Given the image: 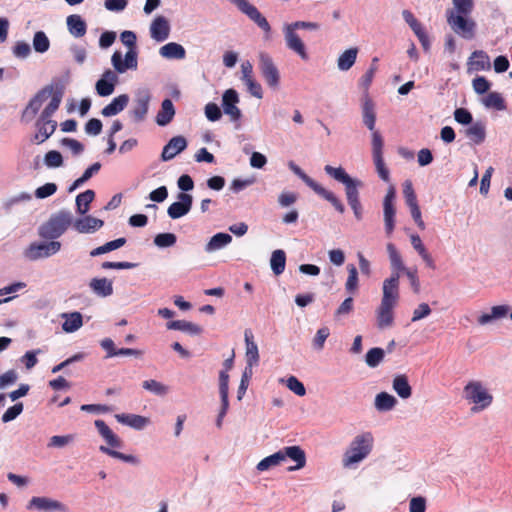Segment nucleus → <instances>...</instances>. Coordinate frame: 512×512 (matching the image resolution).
<instances>
[{
  "instance_id": "dca6fc26",
  "label": "nucleus",
  "mask_w": 512,
  "mask_h": 512,
  "mask_svg": "<svg viewBox=\"0 0 512 512\" xmlns=\"http://www.w3.org/2000/svg\"><path fill=\"white\" fill-rule=\"evenodd\" d=\"M230 3L237 6V8L247 15L253 22H255L263 31L269 33L271 30L270 24L267 19L259 12V10L252 5L248 0H228Z\"/></svg>"
},
{
  "instance_id": "2eb2a0df",
  "label": "nucleus",
  "mask_w": 512,
  "mask_h": 512,
  "mask_svg": "<svg viewBox=\"0 0 512 512\" xmlns=\"http://www.w3.org/2000/svg\"><path fill=\"white\" fill-rule=\"evenodd\" d=\"M467 15L456 14L454 10L447 11V22L458 35L471 39L474 36L475 23L466 18Z\"/></svg>"
},
{
  "instance_id": "13d9d810",
  "label": "nucleus",
  "mask_w": 512,
  "mask_h": 512,
  "mask_svg": "<svg viewBox=\"0 0 512 512\" xmlns=\"http://www.w3.org/2000/svg\"><path fill=\"white\" fill-rule=\"evenodd\" d=\"M44 164L48 168H58L63 165V157L60 152L51 150L44 156Z\"/></svg>"
},
{
  "instance_id": "c756f323",
  "label": "nucleus",
  "mask_w": 512,
  "mask_h": 512,
  "mask_svg": "<svg viewBox=\"0 0 512 512\" xmlns=\"http://www.w3.org/2000/svg\"><path fill=\"white\" fill-rule=\"evenodd\" d=\"M89 288L98 297L106 298L113 294V282L108 278H92L89 282Z\"/></svg>"
},
{
  "instance_id": "9b49d317",
  "label": "nucleus",
  "mask_w": 512,
  "mask_h": 512,
  "mask_svg": "<svg viewBox=\"0 0 512 512\" xmlns=\"http://www.w3.org/2000/svg\"><path fill=\"white\" fill-rule=\"evenodd\" d=\"M150 101L151 93L147 88L138 89L135 92L132 107L128 111V115L132 122L141 123L145 121L149 111Z\"/></svg>"
},
{
  "instance_id": "4468645a",
  "label": "nucleus",
  "mask_w": 512,
  "mask_h": 512,
  "mask_svg": "<svg viewBox=\"0 0 512 512\" xmlns=\"http://www.w3.org/2000/svg\"><path fill=\"white\" fill-rule=\"evenodd\" d=\"M26 508L38 512H69L66 504L47 496H33L28 501Z\"/></svg>"
},
{
  "instance_id": "a211bd4d",
  "label": "nucleus",
  "mask_w": 512,
  "mask_h": 512,
  "mask_svg": "<svg viewBox=\"0 0 512 512\" xmlns=\"http://www.w3.org/2000/svg\"><path fill=\"white\" fill-rule=\"evenodd\" d=\"M117 71L107 69L103 72L100 79L95 84L96 92L101 97H107L113 94L115 86L118 84L119 78Z\"/></svg>"
},
{
  "instance_id": "4d7b16f0",
  "label": "nucleus",
  "mask_w": 512,
  "mask_h": 512,
  "mask_svg": "<svg viewBox=\"0 0 512 512\" xmlns=\"http://www.w3.org/2000/svg\"><path fill=\"white\" fill-rule=\"evenodd\" d=\"M289 169L297 175L312 190L318 185L311 177H309L297 164L293 161L288 162Z\"/></svg>"
},
{
  "instance_id": "f8f14e48",
  "label": "nucleus",
  "mask_w": 512,
  "mask_h": 512,
  "mask_svg": "<svg viewBox=\"0 0 512 512\" xmlns=\"http://www.w3.org/2000/svg\"><path fill=\"white\" fill-rule=\"evenodd\" d=\"M61 243L56 240L48 242H33L24 251V255L31 261L49 258L61 250Z\"/></svg>"
},
{
  "instance_id": "6ab92c4d",
  "label": "nucleus",
  "mask_w": 512,
  "mask_h": 512,
  "mask_svg": "<svg viewBox=\"0 0 512 512\" xmlns=\"http://www.w3.org/2000/svg\"><path fill=\"white\" fill-rule=\"evenodd\" d=\"M177 201L173 202L167 209V214L172 219H178L189 213L193 198L190 194L181 192L177 196Z\"/></svg>"
},
{
  "instance_id": "774afa93",
  "label": "nucleus",
  "mask_w": 512,
  "mask_h": 512,
  "mask_svg": "<svg viewBox=\"0 0 512 512\" xmlns=\"http://www.w3.org/2000/svg\"><path fill=\"white\" fill-rule=\"evenodd\" d=\"M427 508L426 499L422 496H416L409 501V512H425Z\"/></svg>"
},
{
  "instance_id": "b1692460",
  "label": "nucleus",
  "mask_w": 512,
  "mask_h": 512,
  "mask_svg": "<svg viewBox=\"0 0 512 512\" xmlns=\"http://www.w3.org/2000/svg\"><path fill=\"white\" fill-rule=\"evenodd\" d=\"M170 34V25L164 16H157L150 24V36L157 42L165 41Z\"/></svg>"
},
{
  "instance_id": "37998d69",
  "label": "nucleus",
  "mask_w": 512,
  "mask_h": 512,
  "mask_svg": "<svg viewBox=\"0 0 512 512\" xmlns=\"http://www.w3.org/2000/svg\"><path fill=\"white\" fill-rule=\"evenodd\" d=\"M95 198V192L91 189H88L79 195H77L75 203L77 212L80 215H86V213L89 211L90 203Z\"/></svg>"
},
{
  "instance_id": "e433bc0d",
  "label": "nucleus",
  "mask_w": 512,
  "mask_h": 512,
  "mask_svg": "<svg viewBox=\"0 0 512 512\" xmlns=\"http://www.w3.org/2000/svg\"><path fill=\"white\" fill-rule=\"evenodd\" d=\"M175 115V108L173 102L170 99L162 101L161 108L156 116V123L159 126H166L169 124Z\"/></svg>"
},
{
  "instance_id": "0eeeda50",
  "label": "nucleus",
  "mask_w": 512,
  "mask_h": 512,
  "mask_svg": "<svg viewBox=\"0 0 512 512\" xmlns=\"http://www.w3.org/2000/svg\"><path fill=\"white\" fill-rule=\"evenodd\" d=\"M73 223V215L68 210H60L38 228V235L46 240H56L62 236Z\"/></svg>"
},
{
  "instance_id": "c03bdc74",
  "label": "nucleus",
  "mask_w": 512,
  "mask_h": 512,
  "mask_svg": "<svg viewBox=\"0 0 512 512\" xmlns=\"http://www.w3.org/2000/svg\"><path fill=\"white\" fill-rule=\"evenodd\" d=\"M283 463V456L281 450L263 458L256 466L259 472L267 471L273 467L279 466Z\"/></svg>"
},
{
  "instance_id": "a18cd8bd",
  "label": "nucleus",
  "mask_w": 512,
  "mask_h": 512,
  "mask_svg": "<svg viewBox=\"0 0 512 512\" xmlns=\"http://www.w3.org/2000/svg\"><path fill=\"white\" fill-rule=\"evenodd\" d=\"M32 47L36 53L44 54L50 48V40L44 31H37L33 35Z\"/></svg>"
},
{
  "instance_id": "69168bd1",
  "label": "nucleus",
  "mask_w": 512,
  "mask_h": 512,
  "mask_svg": "<svg viewBox=\"0 0 512 512\" xmlns=\"http://www.w3.org/2000/svg\"><path fill=\"white\" fill-rule=\"evenodd\" d=\"M456 14L469 15L473 9V0H452Z\"/></svg>"
},
{
  "instance_id": "aec40b11",
  "label": "nucleus",
  "mask_w": 512,
  "mask_h": 512,
  "mask_svg": "<svg viewBox=\"0 0 512 512\" xmlns=\"http://www.w3.org/2000/svg\"><path fill=\"white\" fill-rule=\"evenodd\" d=\"M397 305L381 303L375 310L376 326L379 330L391 328L394 324V309Z\"/></svg>"
},
{
  "instance_id": "052dcab7",
  "label": "nucleus",
  "mask_w": 512,
  "mask_h": 512,
  "mask_svg": "<svg viewBox=\"0 0 512 512\" xmlns=\"http://www.w3.org/2000/svg\"><path fill=\"white\" fill-rule=\"evenodd\" d=\"M32 198L31 194L27 192H21L17 195L11 196L7 199H5L2 203V206L5 210H10L14 205L21 203V202H27L30 201Z\"/></svg>"
},
{
  "instance_id": "864d4df0",
  "label": "nucleus",
  "mask_w": 512,
  "mask_h": 512,
  "mask_svg": "<svg viewBox=\"0 0 512 512\" xmlns=\"http://www.w3.org/2000/svg\"><path fill=\"white\" fill-rule=\"evenodd\" d=\"M348 278L345 283V289L349 293H355L358 290L359 279H358V271L353 264H349L347 266Z\"/></svg>"
},
{
  "instance_id": "680f3d73",
  "label": "nucleus",
  "mask_w": 512,
  "mask_h": 512,
  "mask_svg": "<svg viewBox=\"0 0 512 512\" xmlns=\"http://www.w3.org/2000/svg\"><path fill=\"white\" fill-rule=\"evenodd\" d=\"M402 17L404 21L409 25L415 35H418L420 32L424 30L421 23L415 18L413 13L409 10L402 11Z\"/></svg>"
},
{
  "instance_id": "bb28decb",
  "label": "nucleus",
  "mask_w": 512,
  "mask_h": 512,
  "mask_svg": "<svg viewBox=\"0 0 512 512\" xmlns=\"http://www.w3.org/2000/svg\"><path fill=\"white\" fill-rule=\"evenodd\" d=\"M73 227L78 233L90 234L100 229L104 222L90 215L73 220Z\"/></svg>"
},
{
  "instance_id": "1a4fd4ad",
  "label": "nucleus",
  "mask_w": 512,
  "mask_h": 512,
  "mask_svg": "<svg viewBox=\"0 0 512 512\" xmlns=\"http://www.w3.org/2000/svg\"><path fill=\"white\" fill-rule=\"evenodd\" d=\"M56 96L62 100V95L60 92L54 91L52 87H46L40 90L28 103L23 111V119L27 122L33 120L37 113L40 111L42 106L47 102V104L52 101Z\"/></svg>"
},
{
  "instance_id": "f257e3e1",
  "label": "nucleus",
  "mask_w": 512,
  "mask_h": 512,
  "mask_svg": "<svg viewBox=\"0 0 512 512\" xmlns=\"http://www.w3.org/2000/svg\"><path fill=\"white\" fill-rule=\"evenodd\" d=\"M324 171L334 180L344 185L345 196L354 216L357 220L363 217V208L359 198V189L363 187V182L357 178L351 177L343 167H333L326 165Z\"/></svg>"
},
{
  "instance_id": "4c0bfd02",
  "label": "nucleus",
  "mask_w": 512,
  "mask_h": 512,
  "mask_svg": "<svg viewBox=\"0 0 512 512\" xmlns=\"http://www.w3.org/2000/svg\"><path fill=\"white\" fill-rule=\"evenodd\" d=\"M231 242L232 236L230 234L220 232L211 237L204 249L207 253H213L226 247Z\"/></svg>"
},
{
  "instance_id": "f03ea898",
  "label": "nucleus",
  "mask_w": 512,
  "mask_h": 512,
  "mask_svg": "<svg viewBox=\"0 0 512 512\" xmlns=\"http://www.w3.org/2000/svg\"><path fill=\"white\" fill-rule=\"evenodd\" d=\"M374 441V436L370 431L356 434L342 455L343 468L356 469L373 451Z\"/></svg>"
},
{
  "instance_id": "ddd939ff",
  "label": "nucleus",
  "mask_w": 512,
  "mask_h": 512,
  "mask_svg": "<svg viewBox=\"0 0 512 512\" xmlns=\"http://www.w3.org/2000/svg\"><path fill=\"white\" fill-rule=\"evenodd\" d=\"M259 70L270 88L275 90L279 87L280 72L272 57L265 52L259 54Z\"/></svg>"
},
{
  "instance_id": "2f4dec72",
  "label": "nucleus",
  "mask_w": 512,
  "mask_h": 512,
  "mask_svg": "<svg viewBox=\"0 0 512 512\" xmlns=\"http://www.w3.org/2000/svg\"><path fill=\"white\" fill-rule=\"evenodd\" d=\"M66 25L69 33L75 38L83 37L86 34V22L78 14L69 15L66 18Z\"/></svg>"
},
{
  "instance_id": "cd10ccee",
  "label": "nucleus",
  "mask_w": 512,
  "mask_h": 512,
  "mask_svg": "<svg viewBox=\"0 0 512 512\" xmlns=\"http://www.w3.org/2000/svg\"><path fill=\"white\" fill-rule=\"evenodd\" d=\"M245 344H246V367L253 371V367L259 363V350L257 344L253 341V336L249 331H245Z\"/></svg>"
},
{
  "instance_id": "8fccbe9b",
  "label": "nucleus",
  "mask_w": 512,
  "mask_h": 512,
  "mask_svg": "<svg viewBox=\"0 0 512 512\" xmlns=\"http://www.w3.org/2000/svg\"><path fill=\"white\" fill-rule=\"evenodd\" d=\"M126 243V239L121 237V238H118V239H115L113 241H110V242H107L105 243L104 245L102 246H99L95 249H93L91 252H90V256L92 257H95V256H99V255H102V254H105V253H108L110 251H113V250H116V249H119L121 248L122 246H124Z\"/></svg>"
},
{
  "instance_id": "ea45409f",
  "label": "nucleus",
  "mask_w": 512,
  "mask_h": 512,
  "mask_svg": "<svg viewBox=\"0 0 512 512\" xmlns=\"http://www.w3.org/2000/svg\"><path fill=\"white\" fill-rule=\"evenodd\" d=\"M313 191L318 194L319 196H321L322 198H324L325 200H327L329 203H331V205L335 208L336 211H338L339 213H344L345 212V206L344 204L341 202V200L331 191L327 190L326 188H324L323 186H321L320 184H318L314 189Z\"/></svg>"
},
{
  "instance_id": "7c9ffc66",
  "label": "nucleus",
  "mask_w": 512,
  "mask_h": 512,
  "mask_svg": "<svg viewBox=\"0 0 512 512\" xmlns=\"http://www.w3.org/2000/svg\"><path fill=\"white\" fill-rule=\"evenodd\" d=\"M469 71H486L491 67L490 58L486 52L482 50L474 51L468 60Z\"/></svg>"
},
{
  "instance_id": "338daca9",
  "label": "nucleus",
  "mask_w": 512,
  "mask_h": 512,
  "mask_svg": "<svg viewBox=\"0 0 512 512\" xmlns=\"http://www.w3.org/2000/svg\"><path fill=\"white\" fill-rule=\"evenodd\" d=\"M57 191L55 183H46L35 190V197L38 199H45L52 196Z\"/></svg>"
},
{
  "instance_id": "bf43d9fd",
  "label": "nucleus",
  "mask_w": 512,
  "mask_h": 512,
  "mask_svg": "<svg viewBox=\"0 0 512 512\" xmlns=\"http://www.w3.org/2000/svg\"><path fill=\"white\" fill-rule=\"evenodd\" d=\"M12 53L18 59H27L31 55V47L25 41H17L12 47Z\"/></svg>"
},
{
  "instance_id": "de8ad7c7",
  "label": "nucleus",
  "mask_w": 512,
  "mask_h": 512,
  "mask_svg": "<svg viewBox=\"0 0 512 512\" xmlns=\"http://www.w3.org/2000/svg\"><path fill=\"white\" fill-rule=\"evenodd\" d=\"M466 136L475 144H481L486 136L485 126L481 122H476L466 130Z\"/></svg>"
},
{
  "instance_id": "79ce46f5",
  "label": "nucleus",
  "mask_w": 512,
  "mask_h": 512,
  "mask_svg": "<svg viewBox=\"0 0 512 512\" xmlns=\"http://www.w3.org/2000/svg\"><path fill=\"white\" fill-rule=\"evenodd\" d=\"M167 328L183 331L190 335H199L202 332V328L199 325L185 320L171 321L167 323Z\"/></svg>"
},
{
  "instance_id": "0e129e2a",
  "label": "nucleus",
  "mask_w": 512,
  "mask_h": 512,
  "mask_svg": "<svg viewBox=\"0 0 512 512\" xmlns=\"http://www.w3.org/2000/svg\"><path fill=\"white\" fill-rule=\"evenodd\" d=\"M74 440V435H55L49 440L48 447L63 448Z\"/></svg>"
},
{
  "instance_id": "f704fd0d",
  "label": "nucleus",
  "mask_w": 512,
  "mask_h": 512,
  "mask_svg": "<svg viewBox=\"0 0 512 512\" xmlns=\"http://www.w3.org/2000/svg\"><path fill=\"white\" fill-rule=\"evenodd\" d=\"M392 389L401 399H408L412 395V387L406 375H396L392 381Z\"/></svg>"
},
{
  "instance_id": "f3484780",
  "label": "nucleus",
  "mask_w": 512,
  "mask_h": 512,
  "mask_svg": "<svg viewBox=\"0 0 512 512\" xmlns=\"http://www.w3.org/2000/svg\"><path fill=\"white\" fill-rule=\"evenodd\" d=\"M239 94L235 89H227L222 95V108L225 115L230 118V121L237 122L242 117V112L238 107Z\"/></svg>"
},
{
  "instance_id": "09e8293b",
  "label": "nucleus",
  "mask_w": 512,
  "mask_h": 512,
  "mask_svg": "<svg viewBox=\"0 0 512 512\" xmlns=\"http://www.w3.org/2000/svg\"><path fill=\"white\" fill-rule=\"evenodd\" d=\"M395 214L394 204H383L385 232L388 236L392 234L395 227Z\"/></svg>"
},
{
  "instance_id": "412c9836",
  "label": "nucleus",
  "mask_w": 512,
  "mask_h": 512,
  "mask_svg": "<svg viewBox=\"0 0 512 512\" xmlns=\"http://www.w3.org/2000/svg\"><path fill=\"white\" fill-rule=\"evenodd\" d=\"M283 462L287 459L295 462V465L289 466L287 470L289 472L297 471L305 467L306 465V454L300 446H287L281 449Z\"/></svg>"
},
{
  "instance_id": "a19ab883",
  "label": "nucleus",
  "mask_w": 512,
  "mask_h": 512,
  "mask_svg": "<svg viewBox=\"0 0 512 512\" xmlns=\"http://www.w3.org/2000/svg\"><path fill=\"white\" fill-rule=\"evenodd\" d=\"M358 54L357 48H349L339 55L337 59V67L340 71L349 70L356 62Z\"/></svg>"
},
{
  "instance_id": "473e14b6",
  "label": "nucleus",
  "mask_w": 512,
  "mask_h": 512,
  "mask_svg": "<svg viewBox=\"0 0 512 512\" xmlns=\"http://www.w3.org/2000/svg\"><path fill=\"white\" fill-rule=\"evenodd\" d=\"M159 54L165 59L182 60L186 56L185 48L176 42H169L159 49Z\"/></svg>"
},
{
  "instance_id": "6e6552de",
  "label": "nucleus",
  "mask_w": 512,
  "mask_h": 512,
  "mask_svg": "<svg viewBox=\"0 0 512 512\" xmlns=\"http://www.w3.org/2000/svg\"><path fill=\"white\" fill-rule=\"evenodd\" d=\"M464 399L473 406L471 411L479 413L487 409L493 402V395L481 381H470L463 389Z\"/></svg>"
},
{
  "instance_id": "72a5a7b5",
  "label": "nucleus",
  "mask_w": 512,
  "mask_h": 512,
  "mask_svg": "<svg viewBox=\"0 0 512 512\" xmlns=\"http://www.w3.org/2000/svg\"><path fill=\"white\" fill-rule=\"evenodd\" d=\"M128 102H129V96L127 94H121V95L115 97L111 101V103L106 105L102 109L101 114L105 117L115 116L125 109Z\"/></svg>"
},
{
  "instance_id": "58836bf2",
  "label": "nucleus",
  "mask_w": 512,
  "mask_h": 512,
  "mask_svg": "<svg viewBox=\"0 0 512 512\" xmlns=\"http://www.w3.org/2000/svg\"><path fill=\"white\" fill-rule=\"evenodd\" d=\"M62 318L65 319L62 329L66 333H73L83 325V318L80 312L63 313Z\"/></svg>"
},
{
  "instance_id": "3c124183",
  "label": "nucleus",
  "mask_w": 512,
  "mask_h": 512,
  "mask_svg": "<svg viewBox=\"0 0 512 512\" xmlns=\"http://www.w3.org/2000/svg\"><path fill=\"white\" fill-rule=\"evenodd\" d=\"M482 103L486 108H493L502 111L506 108L503 97L498 92H490L482 99Z\"/></svg>"
},
{
  "instance_id": "393cba45",
  "label": "nucleus",
  "mask_w": 512,
  "mask_h": 512,
  "mask_svg": "<svg viewBox=\"0 0 512 512\" xmlns=\"http://www.w3.org/2000/svg\"><path fill=\"white\" fill-rule=\"evenodd\" d=\"M361 113L363 124L370 130L375 131L376 111L375 104L372 99L365 94L361 101Z\"/></svg>"
},
{
  "instance_id": "5fc2aeb1",
  "label": "nucleus",
  "mask_w": 512,
  "mask_h": 512,
  "mask_svg": "<svg viewBox=\"0 0 512 512\" xmlns=\"http://www.w3.org/2000/svg\"><path fill=\"white\" fill-rule=\"evenodd\" d=\"M384 355V350L382 348H372L367 352L365 362L369 367L375 368L382 362Z\"/></svg>"
},
{
  "instance_id": "603ef678",
  "label": "nucleus",
  "mask_w": 512,
  "mask_h": 512,
  "mask_svg": "<svg viewBox=\"0 0 512 512\" xmlns=\"http://www.w3.org/2000/svg\"><path fill=\"white\" fill-rule=\"evenodd\" d=\"M142 387L156 396H165L169 392V387L157 380H145Z\"/></svg>"
},
{
  "instance_id": "49530a36",
  "label": "nucleus",
  "mask_w": 512,
  "mask_h": 512,
  "mask_svg": "<svg viewBox=\"0 0 512 512\" xmlns=\"http://www.w3.org/2000/svg\"><path fill=\"white\" fill-rule=\"evenodd\" d=\"M286 265V254L283 250H275L272 252L270 259V266L275 275H280L284 272Z\"/></svg>"
},
{
  "instance_id": "a878e982",
  "label": "nucleus",
  "mask_w": 512,
  "mask_h": 512,
  "mask_svg": "<svg viewBox=\"0 0 512 512\" xmlns=\"http://www.w3.org/2000/svg\"><path fill=\"white\" fill-rule=\"evenodd\" d=\"M187 147V141L183 136H175L171 138L168 143L163 147L161 159L169 161L176 155L184 151Z\"/></svg>"
},
{
  "instance_id": "7ed1b4c3",
  "label": "nucleus",
  "mask_w": 512,
  "mask_h": 512,
  "mask_svg": "<svg viewBox=\"0 0 512 512\" xmlns=\"http://www.w3.org/2000/svg\"><path fill=\"white\" fill-rule=\"evenodd\" d=\"M94 424L98 433L107 444L101 445L99 447V450L102 453L135 466L140 464V459L137 456L124 454L116 450L117 448H121L123 446V441L110 429V427L103 420H96Z\"/></svg>"
},
{
  "instance_id": "39448f33",
  "label": "nucleus",
  "mask_w": 512,
  "mask_h": 512,
  "mask_svg": "<svg viewBox=\"0 0 512 512\" xmlns=\"http://www.w3.org/2000/svg\"><path fill=\"white\" fill-rule=\"evenodd\" d=\"M299 29L317 31L320 29V25L317 22L310 21H295L292 23H286L282 27L284 40L286 47L295 52L303 60L308 59L305 44L296 33Z\"/></svg>"
},
{
  "instance_id": "423d86ee",
  "label": "nucleus",
  "mask_w": 512,
  "mask_h": 512,
  "mask_svg": "<svg viewBox=\"0 0 512 512\" xmlns=\"http://www.w3.org/2000/svg\"><path fill=\"white\" fill-rule=\"evenodd\" d=\"M59 106L60 99L58 96L45 106L39 118L35 122L36 132L30 139L32 143L37 145L42 144L55 132L57 122L52 120L51 117L58 110Z\"/></svg>"
},
{
  "instance_id": "c9c22d12",
  "label": "nucleus",
  "mask_w": 512,
  "mask_h": 512,
  "mask_svg": "<svg viewBox=\"0 0 512 512\" xmlns=\"http://www.w3.org/2000/svg\"><path fill=\"white\" fill-rule=\"evenodd\" d=\"M397 403V399L387 392L378 393L374 399V407L379 412L391 411L396 407Z\"/></svg>"
},
{
  "instance_id": "4be33fe9",
  "label": "nucleus",
  "mask_w": 512,
  "mask_h": 512,
  "mask_svg": "<svg viewBox=\"0 0 512 512\" xmlns=\"http://www.w3.org/2000/svg\"><path fill=\"white\" fill-rule=\"evenodd\" d=\"M386 250L391 268V275L389 277H396V279L400 280L401 273H405L408 268H406L401 254L393 243H387Z\"/></svg>"
},
{
  "instance_id": "20e7f679",
  "label": "nucleus",
  "mask_w": 512,
  "mask_h": 512,
  "mask_svg": "<svg viewBox=\"0 0 512 512\" xmlns=\"http://www.w3.org/2000/svg\"><path fill=\"white\" fill-rule=\"evenodd\" d=\"M122 43L129 47L124 58L120 51H115L111 56V64L119 73L123 74L128 70H136L138 67V55L135 50L136 35L132 31H123L120 35Z\"/></svg>"
},
{
  "instance_id": "6e6d98bb",
  "label": "nucleus",
  "mask_w": 512,
  "mask_h": 512,
  "mask_svg": "<svg viewBox=\"0 0 512 512\" xmlns=\"http://www.w3.org/2000/svg\"><path fill=\"white\" fill-rule=\"evenodd\" d=\"M177 237L173 233H160L154 237V244L159 248H168L175 245Z\"/></svg>"
},
{
  "instance_id": "c85d7f7f",
  "label": "nucleus",
  "mask_w": 512,
  "mask_h": 512,
  "mask_svg": "<svg viewBox=\"0 0 512 512\" xmlns=\"http://www.w3.org/2000/svg\"><path fill=\"white\" fill-rule=\"evenodd\" d=\"M115 419L119 423L127 425L135 430H143L150 424L149 418L137 414H116Z\"/></svg>"
},
{
  "instance_id": "9d476101",
  "label": "nucleus",
  "mask_w": 512,
  "mask_h": 512,
  "mask_svg": "<svg viewBox=\"0 0 512 512\" xmlns=\"http://www.w3.org/2000/svg\"><path fill=\"white\" fill-rule=\"evenodd\" d=\"M371 132V149H372V158L376 168V172L378 176L384 181L389 182L390 173L388 168L385 165L383 158V146L384 141L383 137L378 130L370 131Z\"/></svg>"
},
{
  "instance_id": "5701e85b",
  "label": "nucleus",
  "mask_w": 512,
  "mask_h": 512,
  "mask_svg": "<svg viewBox=\"0 0 512 512\" xmlns=\"http://www.w3.org/2000/svg\"><path fill=\"white\" fill-rule=\"evenodd\" d=\"M399 283L400 280L396 277H388L383 281L381 303L398 304Z\"/></svg>"
},
{
  "instance_id": "e2e57ef3",
  "label": "nucleus",
  "mask_w": 512,
  "mask_h": 512,
  "mask_svg": "<svg viewBox=\"0 0 512 512\" xmlns=\"http://www.w3.org/2000/svg\"><path fill=\"white\" fill-rule=\"evenodd\" d=\"M287 388L295 393L297 396H304L306 389L302 382H300L295 376H290L285 381Z\"/></svg>"
}]
</instances>
